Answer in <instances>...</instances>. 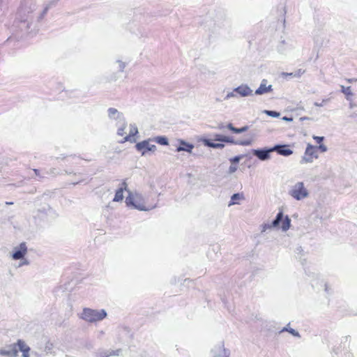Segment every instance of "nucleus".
<instances>
[{"label":"nucleus","mask_w":357,"mask_h":357,"mask_svg":"<svg viewBox=\"0 0 357 357\" xmlns=\"http://www.w3.org/2000/svg\"><path fill=\"white\" fill-rule=\"evenodd\" d=\"M117 63L119 64V68L121 71H123L126 67V63L120 60H118Z\"/></svg>","instance_id":"2f4dec72"},{"label":"nucleus","mask_w":357,"mask_h":357,"mask_svg":"<svg viewBox=\"0 0 357 357\" xmlns=\"http://www.w3.org/2000/svg\"><path fill=\"white\" fill-rule=\"evenodd\" d=\"M313 139L316 141V142L317 144H321L323 140H324V137H319V136H313Z\"/></svg>","instance_id":"72a5a7b5"},{"label":"nucleus","mask_w":357,"mask_h":357,"mask_svg":"<svg viewBox=\"0 0 357 357\" xmlns=\"http://www.w3.org/2000/svg\"><path fill=\"white\" fill-rule=\"evenodd\" d=\"M119 123L121 124L119 128L117 130V135L119 136H123L125 134L124 130L126 129L127 126V123L126 122L125 119H122V121H119Z\"/></svg>","instance_id":"6ab92c4d"},{"label":"nucleus","mask_w":357,"mask_h":357,"mask_svg":"<svg viewBox=\"0 0 357 357\" xmlns=\"http://www.w3.org/2000/svg\"><path fill=\"white\" fill-rule=\"evenodd\" d=\"M54 170H55L54 169H51V172L50 173L54 174Z\"/></svg>","instance_id":"a18cd8bd"},{"label":"nucleus","mask_w":357,"mask_h":357,"mask_svg":"<svg viewBox=\"0 0 357 357\" xmlns=\"http://www.w3.org/2000/svg\"><path fill=\"white\" fill-rule=\"evenodd\" d=\"M0 355L8 357H16L18 355V349L15 344H10L0 349Z\"/></svg>","instance_id":"1a4fd4ad"},{"label":"nucleus","mask_w":357,"mask_h":357,"mask_svg":"<svg viewBox=\"0 0 357 357\" xmlns=\"http://www.w3.org/2000/svg\"><path fill=\"white\" fill-rule=\"evenodd\" d=\"M204 144L209 147L214 149H222L225 145L222 142L234 143L236 144L242 146H249L252 144V139H247L245 140L234 142V140L229 137L222 135H215L214 139H202Z\"/></svg>","instance_id":"f257e3e1"},{"label":"nucleus","mask_w":357,"mask_h":357,"mask_svg":"<svg viewBox=\"0 0 357 357\" xmlns=\"http://www.w3.org/2000/svg\"><path fill=\"white\" fill-rule=\"evenodd\" d=\"M126 203L128 206H132L134 208L142 211H149L156 207V205L146 207L144 196L139 192L133 194L131 191H128V196L126 199Z\"/></svg>","instance_id":"f03ea898"},{"label":"nucleus","mask_w":357,"mask_h":357,"mask_svg":"<svg viewBox=\"0 0 357 357\" xmlns=\"http://www.w3.org/2000/svg\"><path fill=\"white\" fill-rule=\"evenodd\" d=\"M50 8V4H47L45 6V7L44 8V10H43V13H41V17H44L47 14L48 10Z\"/></svg>","instance_id":"473e14b6"},{"label":"nucleus","mask_w":357,"mask_h":357,"mask_svg":"<svg viewBox=\"0 0 357 357\" xmlns=\"http://www.w3.org/2000/svg\"><path fill=\"white\" fill-rule=\"evenodd\" d=\"M326 100H324L322 101V103H320V102H315L314 105L317 107H321L323 106V103L325 102Z\"/></svg>","instance_id":"79ce46f5"},{"label":"nucleus","mask_w":357,"mask_h":357,"mask_svg":"<svg viewBox=\"0 0 357 357\" xmlns=\"http://www.w3.org/2000/svg\"><path fill=\"white\" fill-rule=\"evenodd\" d=\"M78 183H79V181H77L76 183H73V185L77 184Z\"/></svg>","instance_id":"49530a36"},{"label":"nucleus","mask_w":357,"mask_h":357,"mask_svg":"<svg viewBox=\"0 0 357 357\" xmlns=\"http://www.w3.org/2000/svg\"><path fill=\"white\" fill-rule=\"evenodd\" d=\"M30 350H22V356L23 357H29V352Z\"/></svg>","instance_id":"ea45409f"},{"label":"nucleus","mask_w":357,"mask_h":357,"mask_svg":"<svg viewBox=\"0 0 357 357\" xmlns=\"http://www.w3.org/2000/svg\"><path fill=\"white\" fill-rule=\"evenodd\" d=\"M236 93L241 97L248 96L252 94V90L246 85H241L236 88L231 93L227 94V97L236 96Z\"/></svg>","instance_id":"6e6552de"},{"label":"nucleus","mask_w":357,"mask_h":357,"mask_svg":"<svg viewBox=\"0 0 357 357\" xmlns=\"http://www.w3.org/2000/svg\"><path fill=\"white\" fill-rule=\"evenodd\" d=\"M227 128L229 130H230L231 132H233L234 133H241V132L247 131L248 129V126H244V127H242L241 128H236L233 126L232 123H228L227 125Z\"/></svg>","instance_id":"f3484780"},{"label":"nucleus","mask_w":357,"mask_h":357,"mask_svg":"<svg viewBox=\"0 0 357 357\" xmlns=\"http://www.w3.org/2000/svg\"><path fill=\"white\" fill-rule=\"evenodd\" d=\"M6 205H12V204H13V202H6Z\"/></svg>","instance_id":"c03bdc74"},{"label":"nucleus","mask_w":357,"mask_h":357,"mask_svg":"<svg viewBox=\"0 0 357 357\" xmlns=\"http://www.w3.org/2000/svg\"><path fill=\"white\" fill-rule=\"evenodd\" d=\"M288 331L294 336H299L298 333L296 332L294 329H289Z\"/></svg>","instance_id":"e433bc0d"},{"label":"nucleus","mask_w":357,"mask_h":357,"mask_svg":"<svg viewBox=\"0 0 357 357\" xmlns=\"http://www.w3.org/2000/svg\"><path fill=\"white\" fill-rule=\"evenodd\" d=\"M317 158V147L309 144L306 147L304 155L301 160V162H312L314 160V159H316Z\"/></svg>","instance_id":"39448f33"},{"label":"nucleus","mask_w":357,"mask_h":357,"mask_svg":"<svg viewBox=\"0 0 357 357\" xmlns=\"http://www.w3.org/2000/svg\"><path fill=\"white\" fill-rule=\"evenodd\" d=\"M266 84H267V81L264 79L261 82L259 87L256 90L255 93L257 95H261V94L266 93L268 92L271 91L272 86L271 85L267 86Z\"/></svg>","instance_id":"f8f14e48"},{"label":"nucleus","mask_w":357,"mask_h":357,"mask_svg":"<svg viewBox=\"0 0 357 357\" xmlns=\"http://www.w3.org/2000/svg\"><path fill=\"white\" fill-rule=\"evenodd\" d=\"M50 209L49 205H45L41 208L38 209V211L47 213V211H50Z\"/></svg>","instance_id":"cd10ccee"},{"label":"nucleus","mask_w":357,"mask_h":357,"mask_svg":"<svg viewBox=\"0 0 357 357\" xmlns=\"http://www.w3.org/2000/svg\"><path fill=\"white\" fill-rule=\"evenodd\" d=\"M123 199V188H119L114 195V197L113 199L114 202H121Z\"/></svg>","instance_id":"a211bd4d"},{"label":"nucleus","mask_w":357,"mask_h":357,"mask_svg":"<svg viewBox=\"0 0 357 357\" xmlns=\"http://www.w3.org/2000/svg\"><path fill=\"white\" fill-rule=\"evenodd\" d=\"M27 252V247L25 243H21L20 245L13 248L12 257L15 260L23 259Z\"/></svg>","instance_id":"0eeeda50"},{"label":"nucleus","mask_w":357,"mask_h":357,"mask_svg":"<svg viewBox=\"0 0 357 357\" xmlns=\"http://www.w3.org/2000/svg\"><path fill=\"white\" fill-rule=\"evenodd\" d=\"M17 345V347H18V349L21 351L22 350H30V348L29 346H27L25 342L22 340H18L17 343L15 344Z\"/></svg>","instance_id":"4be33fe9"},{"label":"nucleus","mask_w":357,"mask_h":357,"mask_svg":"<svg viewBox=\"0 0 357 357\" xmlns=\"http://www.w3.org/2000/svg\"><path fill=\"white\" fill-rule=\"evenodd\" d=\"M98 357H109L111 356L110 350H100L97 353Z\"/></svg>","instance_id":"a878e982"},{"label":"nucleus","mask_w":357,"mask_h":357,"mask_svg":"<svg viewBox=\"0 0 357 357\" xmlns=\"http://www.w3.org/2000/svg\"><path fill=\"white\" fill-rule=\"evenodd\" d=\"M121 188H123V190H126L128 192V191H130L129 190H128L127 188V183H126V181H123L122 183H121Z\"/></svg>","instance_id":"58836bf2"},{"label":"nucleus","mask_w":357,"mask_h":357,"mask_svg":"<svg viewBox=\"0 0 357 357\" xmlns=\"http://www.w3.org/2000/svg\"><path fill=\"white\" fill-rule=\"evenodd\" d=\"M317 150L319 149L321 152H325L327 150L326 146L324 144H320L319 146H317Z\"/></svg>","instance_id":"c9c22d12"},{"label":"nucleus","mask_w":357,"mask_h":357,"mask_svg":"<svg viewBox=\"0 0 357 357\" xmlns=\"http://www.w3.org/2000/svg\"><path fill=\"white\" fill-rule=\"evenodd\" d=\"M138 133L137 127L135 124L130 125V132L129 135H126L122 140L119 141V143H124L126 142H130V143H134L136 142V139L134 138Z\"/></svg>","instance_id":"9d476101"},{"label":"nucleus","mask_w":357,"mask_h":357,"mask_svg":"<svg viewBox=\"0 0 357 357\" xmlns=\"http://www.w3.org/2000/svg\"><path fill=\"white\" fill-rule=\"evenodd\" d=\"M237 169H238V165L231 164L229 168V172L231 174V173L235 172Z\"/></svg>","instance_id":"7c9ffc66"},{"label":"nucleus","mask_w":357,"mask_h":357,"mask_svg":"<svg viewBox=\"0 0 357 357\" xmlns=\"http://www.w3.org/2000/svg\"><path fill=\"white\" fill-rule=\"evenodd\" d=\"M289 194L296 200H301L308 196V191L303 182H298L293 186Z\"/></svg>","instance_id":"20e7f679"},{"label":"nucleus","mask_w":357,"mask_h":357,"mask_svg":"<svg viewBox=\"0 0 357 357\" xmlns=\"http://www.w3.org/2000/svg\"><path fill=\"white\" fill-rule=\"evenodd\" d=\"M107 112L108 116L110 119H116L119 120V121H122V119H124L123 114L115 108L110 107L108 109Z\"/></svg>","instance_id":"ddd939ff"},{"label":"nucleus","mask_w":357,"mask_h":357,"mask_svg":"<svg viewBox=\"0 0 357 357\" xmlns=\"http://www.w3.org/2000/svg\"><path fill=\"white\" fill-rule=\"evenodd\" d=\"M268 115L273 117H278L280 116V113L275 111H266Z\"/></svg>","instance_id":"c85d7f7f"},{"label":"nucleus","mask_w":357,"mask_h":357,"mask_svg":"<svg viewBox=\"0 0 357 357\" xmlns=\"http://www.w3.org/2000/svg\"><path fill=\"white\" fill-rule=\"evenodd\" d=\"M29 264V261L27 259H25L23 258L22 261L20 262L18 267H21L24 265H28Z\"/></svg>","instance_id":"f704fd0d"},{"label":"nucleus","mask_w":357,"mask_h":357,"mask_svg":"<svg viewBox=\"0 0 357 357\" xmlns=\"http://www.w3.org/2000/svg\"><path fill=\"white\" fill-rule=\"evenodd\" d=\"M243 158V155H237L232 158L229 159V161L231 164L237 165L240 160H241Z\"/></svg>","instance_id":"bb28decb"},{"label":"nucleus","mask_w":357,"mask_h":357,"mask_svg":"<svg viewBox=\"0 0 357 357\" xmlns=\"http://www.w3.org/2000/svg\"><path fill=\"white\" fill-rule=\"evenodd\" d=\"M33 171L34 172L36 176L40 177V178H43L44 176H40V172L38 169H33Z\"/></svg>","instance_id":"4c0bfd02"},{"label":"nucleus","mask_w":357,"mask_h":357,"mask_svg":"<svg viewBox=\"0 0 357 357\" xmlns=\"http://www.w3.org/2000/svg\"><path fill=\"white\" fill-rule=\"evenodd\" d=\"M107 315V312L103 309L98 310L85 307L80 318L87 322L93 323L103 320Z\"/></svg>","instance_id":"7ed1b4c3"},{"label":"nucleus","mask_w":357,"mask_h":357,"mask_svg":"<svg viewBox=\"0 0 357 357\" xmlns=\"http://www.w3.org/2000/svg\"><path fill=\"white\" fill-rule=\"evenodd\" d=\"M244 199V195L243 193H236L231 196L229 206L238 204L241 200Z\"/></svg>","instance_id":"dca6fc26"},{"label":"nucleus","mask_w":357,"mask_h":357,"mask_svg":"<svg viewBox=\"0 0 357 357\" xmlns=\"http://www.w3.org/2000/svg\"><path fill=\"white\" fill-rule=\"evenodd\" d=\"M58 1V0H52V1H51L48 3V4H50V8H51L52 6H54L56 5V1Z\"/></svg>","instance_id":"a19ab883"},{"label":"nucleus","mask_w":357,"mask_h":357,"mask_svg":"<svg viewBox=\"0 0 357 357\" xmlns=\"http://www.w3.org/2000/svg\"><path fill=\"white\" fill-rule=\"evenodd\" d=\"M283 119L285 120V121H292V119L291 118H287V117H283Z\"/></svg>","instance_id":"37998d69"},{"label":"nucleus","mask_w":357,"mask_h":357,"mask_svg":"<svg viewBox=\"0 0 357 357\" xmlns=\"http://www.w3.org/2000/svg\"><path fill=\"white\" fill-rule=\"evenodd\" d=\"M194 148V146L191 144L187 143L183 140L180 141V144L176 148V151H186V152H191L192 149Z\"/></svg>","instance_id":"2eb2a0df"},{"label":"nucleus","mask_w":357,"mask_h":357,"mask_svg":"<svg viewBox=\"0 0 357 357\" xmlns=\"http://www.w3.org/2000/svg\"><path fill=\"white\" fill-rule=\"evenodd\" d=\"M229 352L225 348H221L219 351L215 354L214 357H229Z\"/></svg>","instance_id":"412c9836"},{"label":"nucleus","mask_w":357,"mask_h":357,"mask_svg":"<svg viewBox=\"0 0 357 357\" xmlns=\"http://www.w3.org/2000/svg\"><path fill=\"white\" fill-rule=\"evenodd\" d=\"M290 222H291L290 219L289 218L288 216H286L284 218V220L282 221V225H281V228L282 229L283 231H287L289 229Z\"/></svg>","instance_id":"aec40b11"},{"label":"nucleus","mask_w":357,"mask_h":357,"mask_svg":"<svg viewBox=\"0 0 357 357\" xmlns=\"http://www.w3.org/2000/svg\"><path fill=\"white\" fill-rule=\"evenodd\" d=\"M155 142L160 145H167L168 139L165 136H158L155 138Z\"/></svg>","instance_id":"5701e85b"},{"label":"nucleus","mask_w":357,"mask_h":357,"mask_svg":"<svg viewBox=\"0 0 357 357\" xmlns=\"http://www.w3.org/2000/svg\"><path fill=\"white\" fill-rule=\"evenodd\" d=\"M341 88L342 92L347 96V99H349L350 97L353 96L350 86L345 87L344 86H342Z\"/></svg>","instance_id":"b1692460"},{"label":"nucleus","mask_w":357,"mask_h":357,"mask_svg":"<svg viewBox=\"0 0 357 357\" xmlns=\"http://www.w3.org/2000/svg\"><path fill=\"white\" fill-rule=\"evenodd\" d=\"M272 151L271 149L268 150H255L253 153L261 160H265L270 158L269 153Z\"/></svg>","instance_id":"4468645a"},{"label":"nucleus","mask_w":357,"mask_h":357,"mask_svg":"<svg viewBox=\"0 0 357 357\" xmlns=\"http://www.w3.org/2000/svg\"><path fill=\"white\" fill-rule=\"evenodd\" d=\"M271 151H276L278 154L288 156L293 153V151L289 148V145H278L271 149Z\"/></svg>","instance_id":"9b49d317"},{"label":"nucleus","mask_w":357,"mask_h":357,"mask_svg":"<svg viewBox=\"0 0 357 357\" xmlns=\"http://www.w3.org/2000/svg\"><path fill=\"white\" fill-rule=\"evenodd\" d=\"M121 352L122 351L121 349L116 350H110L111 356H119L121 354Z\"/></svg>","instance_id":"c756f323"},{"label":"nucleus","mask_w":357,"mask_h":357,"mask_svg":"<svg viewBox=\"0 0 357 357\" xmlns=\"http://www.w3.org/2000/svg\"><path fill=\"white\" fill-rule=\"evenodd\" d=\"M283 213L282 211L279 212L276 216L275 220L272 222V226L274 227H278L280 221L282 220Z\"/></svg>","instance_id":"393cba45"},{"label":"nucleus","mask_w":357,"mask_h":357,"mask_svg":"<svg viewBox=\"0 0 357 357\" xmlns=\"http://www.w3.org/2000/svg\"><path fill=\"white\" fill-rule=\"evenodd\" d=\"M135 148L138 151L142 152V155H145L147 151L154 152L156 150V146L154 144H150L149 140H144L137 143Z\"/></svg>","instance_id":"423d86ee"}]
</instances>
